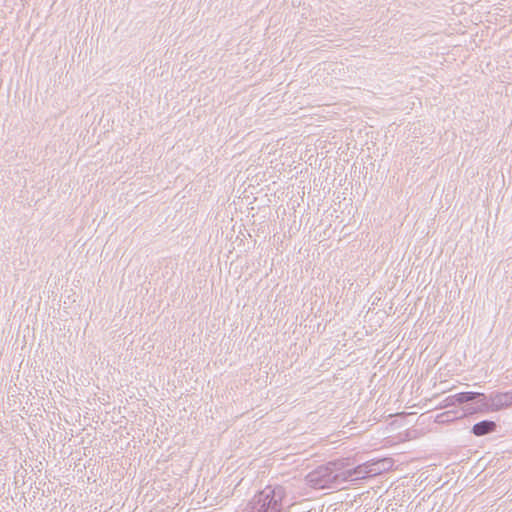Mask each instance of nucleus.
<instances>
[{
  "instance_id": "obj_5",
  "label": "nucleus",
  "mask_w": 512,
  "mask_h": 512,
  "mask_svg": "<svg viewBox=\"0 0 512 512\" xmlns=\"http://www.w3.org/2000/svg\"><path fill=\"white\" fill-rule=\"evenodd\" d=\"M261 498H262V499H261L262 501H265V500H267L268 498H270V494H269V493H266V494L262 493V494H261Z\"/></svg>"
},
{
  "instance_id": "obj_2",
  "label": "nucleus",
  "mask_w": 512,
  "mask_h": 512,
  "mask_svg": "<svg viewBox=\"0 0 512 512\" xmlns=\"http://www.w3.org/2000/svg\"><path fill=\"white\" fill-rule=\"evenodd\" d=\"M479 395H480V393H476V392L458 393V394H455V395L447 398V402H448L447 405L462 404L464 402H468V401L475 399Z\"/></svg>"
},
{
  "instance_id": "obj_4",
  "label": "nucleus",
  "mask_w": 512,
  "mask_h": 512,
  "mask_svg": "<svg viewBox=\"0 0 512 512\" xmlns=\"http://www.w3.org/2000/svg\"><path fill=\"white\" fill-rule=\"evenodd\" d=\"M496 429V424L493 421H482L475 424L472 428L474 435L483 436L490 432H493Z\"/></svg>"
},
{
  "instance_id": "obj_6",
  "label": "nucleus",
  "mask_w": 512,
  "mask_h": 512,
  "mask_svg": "<svg viewBox=\"0 0 512 512\" xmlns=\"http://www.w3.org/2000/svg\"><path fill=\"white\" fill-rule=\"evenodd\" d=\"M443 416H444V414L438 415L437 419H438L439 422H442V420H440V418H442Z\"/></svg>"
},
{
  "instance_id": "obj_1",
  "label": "nucleus",
  "mask_w": 512,
  "mask_h": 512,
  "mask_svg": "<svg viewBox=\"0 0 512 512\" xmlns=\"http://www.w3.org/2000/svg\"><path fill=\"white\" fill-rule=\"evenodd\" d=\"M335 479L336 476H332V472L328 467L320 468L317 472L310 475V482L316 488H327Z\"/></svg>"
},
{
  "instance_id": "obj_3",
  "label": "nucleus",
  "mask_w": 512,
  "mask_h": 512,
  "mask_svg": "<svg viewBox=\"0 0 512 512\" xmlns=\"http://www.w3.org/2000/svg\"><path fill=\"white\" fill-rule=\"evenodd\" d=\"M271 499L269 500L267 507L264 509L263 512H280V506H281V500L283 493L279 489L278 491L273 490L271 491Z\"/></svg>"
}]
</instances>
